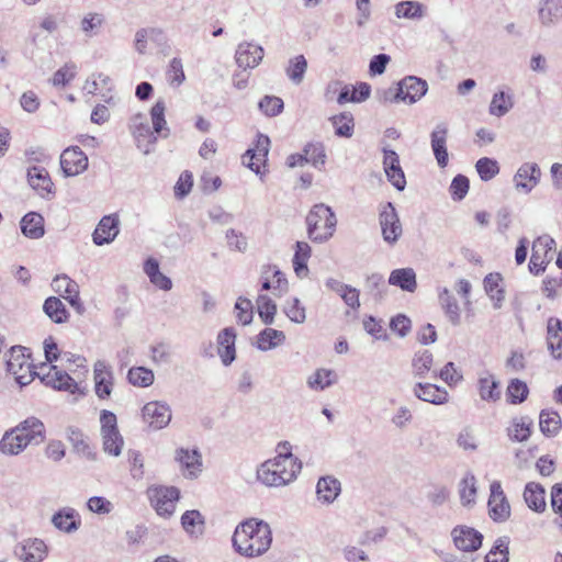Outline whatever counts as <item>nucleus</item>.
Returning a JSON list of instances; mask_svg holds the SVG:
<instances>
[{
    "instance_id": "nucleus-1",
    "label": "nucleus",
    "mask_w": 562,
    "mask_h": 562,
    "mask_svg": "<svg viewBox=\"0 0 562 562\" xmlns=\"http://www.w3.org/2000/svg\"><path fill=\"white\" fill-rule=\"evenodd\" d=\"M7 371L14 375L15 381L25 386L30 384L35 376L47 386L58 391H67L75 394L79 387L77 382L64 370L57 366L41 363L38 367L31 362L29 349L22 346L10 348L7 358Z\"/></svg>"
},
{
    "instance_id": "nucleus-2",
    "label": "nucleus",
    "mask_w": 562,
    "mask_h": 562,
    "mask_svg": "<svg viewBox=\"0 0 562 562\" xmlns=\"http://www.w3.org/2000/svg\"><path fill=\"white\" fill-rule=\"evenodd\" d=\"M232 542L235 551L240 555L260 557L271 547L272 531L268 522L250 518L236 527Z\"/></svg>"
},
{
    "instance_id": "nucleus-3",
    "label": "nucleus",
    "mask_w": 562,
    "mask_h": 562,
    "mask_svg": "<svg viewBox=\"0 0 562 562\" xmlns=\"http://www.w3.org/2000/svg\"><path fill=\"white\" fill-rule=\"evenodd\" d=\"M302 470V462L290 456H276L257 470V479L269 487H280L293 482Z\"/></svg>"
},
{
    "instance_id": "nucleus-4",
    "label": "nucleus",
    "mask_w": 562,
    "mask_h": 562,
    "mask_svg": "<svg viewBox=\"0 0 562 562\" xmlns=\"http://www.w3.org/2000/svg\"><path fill=\"white\" fill-rule=\"evenodd\" d=\"M44 424H20L8 430L0 440V451L7 456H16L31 442L43 441Z\"/></svg>"
},
{
    "instance_id": "nucleus-5",
    "label": "nucleus",
    "mask_w": 562,
    "mask_h": 562,
    "mask_svg": "<svg viewBox=\"0 0 562 562\" xmlns=\"http://www.w3.org/2000/svg\"><path fill=\"white\" fill-rule=\"evenodd\" d=\"M307 235L314 243H325L335 233L337 218L330 206L315 204L306 216Z\"/></svg>"
},
{
    "instance_id": "nucleus-6",
    "label": "nucleus",
    "mask_w": 562,
    "mask_h": 562,
    "mask_svg": "<svg viewBox=\"0 0 562 562\" xmlns=\"http://www.w3.org/2000/svg\"><path fill=\"white\" fill-rule=\"evenodd\" d=\"M150 505L157 515L170 518L176 510V503L179 501L180 491L175 486H155L148 488Z\"/></svg>"
},
{
    "instance_id": "nucleus-7",
    "label": "nucleus",
    "mask_w": 562,
    "mask_h": 562,
    "mask_svg": "<svg viewBox=\"0 0 562 562\" xmlns=\"http://www.w3.org/2000/svg\"><path fill=\"white\" fill-rule=\"evenodd\" d=\"M379 224L383 240L394 246L403 234L398 213L392 202L384 203L379 213Z\"/></svg>"
},
{
    "instance_id": "nucleus-8",
    "label": "nucleus",
    "mask_w": 562,
    "mask_h": 562,
    "mask_svg": "<svg viewBox=\"0 0 562 562\" xmlns=\"http://www.w3.org/2000/svg\"><path fill=\"white\" fill-rule=\"evenodd\" d=\"M270 148V139L267 135L258 134L256 145L243 155V165L261 177L267 173L266 162Z\"/></svg>"
},
{
    "instance_id": "nucleus-9",
    "label": "nucleus",
    "mask_w": 562,
    "mask_h": 562,
    "mask_svg": "<svg viewBox=\"0 0 562 562\" xmlns=\"http://www.w3.org/2000/svg\"><path fill=\"white\" fill-rule=\"evenodd\" d=\"M555 241L549 235L538 237L532 244V252L529 261V271L538 276L546 270L547 265L551 261L553 247Z\"/></svg>"
},
{
    "instance_id": "nucleus-10",
    "label": "nucleus",
    "mask_w": 562,
    "mask_h": 562,
    "mask_svg": "<svg viewBox=\"0 0 562 562\" xmlns=\"http://www.w3.org/2000/svg\"><path fill=\"white\" fill-rule=\"evenodd\" d=\"M456 548L463 552H473L481 548L483 535L476 529L463 525L456 526L451 531Z\"/></svg>"
},
{
    "instance_id": "nucleus-11",
    "label": "nucleus",
    "mask_w": 562,
    "mask_h": 562,
    "mask_svg": "<svg viewBox=\"0 0 562 562\" xmlns=\"http://www.w3.org/2000/svg\"><path fill=\"white\" fill-rule=\"evenodd\" d=\"M60 167L66 177L80 175L88 168V157L80 147H68L60 155Z\"/></svg>"
},
{
    "instance_id": "nucleus-12",
    "label": "nucleus",
    "mask_w": 562,
    "mask_h": 562,
    "mask_svg": "<svg viewBox=\"0 0 562 562\" xmlns=\"http://www.w3.org/2000/svg\"><path fill=\"white\" fill-rule=\"evenodd\" d=\"M541 170L536 162H524L514 175L513 181L518 192L530 193L540 182Z\"/></svg>"
},
{
    "instance_id": "nucleus-13",
    "label": "nucleus",
    "mask_w": 562,
    "mask_h": 562,
    "mask_svg": "<svg viewBox=\"0 0 562 562\" xmlns=\"http://www.w3.org/2000/svg\"><path fill=\"white\" fill-rule=\"evenodd\" d=\"M52 286L56 293L63 296L79 313L85 312V306L79 297V285L68 276H57L52 282Z\"/></svg>"
},
{
    "instance_id": "nucleus-14",
    "label": "nucleus",
    "mask_w": 562,
    "mask_h": 562,
    "mask_svg": "<svg viewBox=\"0 0 562 562\" xmlns=\"http://www.w3.org/2000/svg\"><path fill=\"white\" fill-rule=\"evenodd\" d=\"M263 56L262 46L252 42H243L236 48L235 61L244 70L254 69L261 63Z\"/></svg>"
},
{
    "instance_id": "nucleus-15",
    "label": "nucleus",
    "mask_w": 562,
    "mask_h": 562,
    "mask_svg": "<svg viewBox=\"0 0 562 562\" xmlns=\"http://www.w3.org/2000/svg\"><path fill=\"white\" fill-rule=\"evenodd\" d=\"M120 233V218L117 214L104 215L98 223L92 240L97 246L112 243Z\"/></svg>"
},
{
    "instance_id": "nucleus-16",
    "label": "nucleus",
    "mask_w": 562,
    "mask_h": 562,
    "mask_svg": "<svg viewBox=\"0 0 562 562\" xmlns=\"http://www.w3.org/2000/svg\"><path fill=\"white\" fill-rule=\"evenodd\" d=\"M94 390L99 398H108L113 389V372L104 360H98L93 367Z\"/></svg>"
},
{
    "instance_id": "nucleus-17",
    "label": "nucleus",
    "mask_w": 562,
    "mask_h": 562,
    "mask_svg": "<svg viewBox=\"0 0 562 562\" xmlns=\"http://www.w3.org/2000/svg\"><path fill=\"white\" fill-rule=\"evenodd\" d=\"M14 554L23 562H42L47 554V547L41 539H26L15 547Z\"/></svg>"
},
{
    "instance_id": "nucleus-18",
    "label": "nucleus",
    "mask_w": 562,
    "mask_h": 562,
    "mask_svg": "<svg viewBox=\"0 0 562 562\" xmlns=\"http://www.w3.org/2000/svg\"><path fill=\"white\" fill-rule=\"evenodd\" d=\"M175 459L188 479L198 477L202 471V456L198 449L179 448L176 450Z\"/></svg>"
},
{
    "instance_id": "nucleus-19",
    "label": "nucleus",
    "mask_w": 562,
    "mask_h": 562,
    "mask_svg": "<svg viewBox=\"0 0 562 562\" xmlns=\"http://www.w3.org/2000/svg\"><path fill=\"white\" fill-rule=\"evenodd\" d=\"M383 166L389 181L403 191L406 186L405 175L400 165L398 155L392 149H383Z\"/></svg>"
},
{
    "instance_id": "nucleus-20",
    "label": "nucleus",
    "mask_w": 562,
    "mask_h": 562,
    "mask_svg": "<svg viewBox=\"0 0 562 562\" xmlns=\"http://www.w3.org/2000/svg\"><path fill=\"white\" fill-rule=\"evenodd\" d=\"M402 93V102L414 104L419 101L428 91L426 80L416 76H406L398 81Z\"/></svg>"
},
{
    "instance_id": "nucleus-21",
    "label": "nucleus",
    "mask_w": 562,
    "mask_h": 562,
    "mask_svg": "<svg viewBox=\"0 0 562 562\" xmlns=\"http://www.w3.org/2000/svg\"><path fill=\"white\" fill-rule=\"evenodd\" d=\"M448 127L445 123L437 124L430 134L431 149L439 167L448 165L449 156L447 150Z\"/></svg>"
},
{
    "instance_id": "nucleus-22",
    "label": "nucleus",
    "mask_w": 562,
    "mask_h": 562,
    "mask_svg": "<svg viewBox=\"0 0 562 562\" xmlns=\"http://www.w3.org/2000/svg\"><path fill=\"white\" fill-rule=\"evenodd\" d=\"M547 346L553 359H562V321L557 317H550L548 319Z\"/></svg>"
},
{
    "instance_id": "nucleus-23",
    "label": "nucleus",
    "mask_w": 562,
    "mask_h": 562,
    "mask_svg": "<svg viewBox=\"0 0 562 562\" xmlns=\"http://www.w3.org/2000/svg\"><path fill=\"white\" fill-rule=\"evenodd\" d=\"M52 524L63 532L72 533L79 529L81 521L74 508L64 507L53 515Z\"/></svg>"
},
{
    "instance_id": "nucleus-24",
    "label": "nucleus",
    "mask_w": 562,
    "mask_h": 562,
    "mask_svg": "<svg viewBox=\"0 0 562 562\" xmlns=\"http://www.w3.org/2000/svg\"><path fill=\"white\" fill-rule=\"evenodd\" d=\"M235 339L236 333L233 327L224 328L217 335L218 355L224 366H229L235 360Z\"/></svg>"
},
{
    "instance_id": "nucleus-25",
    "label": "nucleus",
    "mask_w": 562,
    "mask_h": 562,
    "mask_svg": "<svg viewBox=\"0 0 562 562\" xmlns=\"http://www.w3.org/2000/svg\"><path fill=\"white\" fill-rule=\"evenodd\" d=\"M117 424H102L101 435L103 440V449L110 456L117 457L122 452L124 440L120 434Z\"/></svg>"
},
{
    "instance_id": "nucleus-26",
    "label": "nucleus",
    "mask_w": 562,
    "mask_h": 562,
    "mask_svg": "<svg viewBox=\"0 0 562 562\" xmlns=\"http://www.w3.org/2000/svg\"><path fill=\"white\" fill-rule=\"evenodd\" d=\"M413 393L417 398L437 405L443 404L448 398V392L432 383H416Z\"/></svg>"
},
{
    "instance_id": "nucleus-27",
    "label": "nucleus",
    "mask_w": 562,
    "mask_h": 562,
    "mask_svg": "<svg viewBox=\"0 0 562 562\" xmlns=\"http://www.w3.org/2000/svg\"><path fill=\"white\" fill-rule=\"evenodd\" d=\"M27 179L30 186L44 198L53 193V182L48 172L43 167L33 166L27 170Z\"/></svg>"
},
{
    "instance_id": "nucleus-28",
    "label": "nucleus",
    "mask_w": 562,
    "mask_h": 562,
    "mask_svg": "<svg viewBox=\"0 0 562 562\" xmlns=\"http://www.w3.org/2000/svg\"><path fill=\"white\" fill-rule=\"evenodd\" d=\"M340 482L331 476H323L316 484V494L319 502L324 504H331L340 494Z\"/></svg>"
},
{
    "instance_id": "nucleus-29",
    "label": "nucleus",
    "mask_w": 562,
    "mask_h": 562,
    "mask_svg": "<svg viewBox=\"0 0 562 562\" xmlns=\"http://www.w3.org/2000/svg\"><path fill=\"white\" fill-rule=\"evenodd\" d=\"M144 420L151 422H171L172 412L168 403L164 401H151L142 408Z\"/></svg>"
},
{
    "instance_id": "nucleus-30",
    "label": "nucleus",
    "mask_w": 562,
    "mask_h": 562,
    "mask_svg": "<svg viewBox=\"0 0 562 562\" xmlns=\"http://www.w3.org/2000/svg\"><path fill=\"white\" fill-rule=\"evenodd\" d=\"M20 227L22 234L31 239H38L45 234L44 218L36 212L25 214L20 222Z\"/></svg>"
},
{
    "instance_id": "nucleus-31",
    "label": "nucleus",
    "mask_w": 562,
    "mask_h": 562,
    "mask_svg": "<svg viewBox=\"0 0 562 562\" xmlns=\"http://www.w3.org/2000/svg\"><path fill=\"white\" fill-rule=\"evenodd\" d=\"M181 526L191 538L196 539L204 533L205 519L196 509L187 510L181 516Z\"/></svg>"
},
{
    "instance_id": "nucleus-32",
    "label": "nucleus",
    "mask_w": 562,
    "mask_h": 562,
    "mask_svg": "<svg viewBox=\"0 0 562 562\" xmlns=\"http://www.w3.org/2000/svg\"><path fill=\"white\" fill-rule=\"evenodd\" d=\"M538 15L542 25L550 26L555 24L562 18V1L541 0Z\"/></svg>"
},
{
    "instance_id": "nucleus-33",
    "label": "nucleus",
    "mask_w": 562,
    "mask_h": 562,
    "mask_svg": "<svg viewBox=\"0 0 562 562\" xmlns=\"http://www.w3.org/2000/svg\"><path fill=\"white\" fill-rule=\"evenodd\" d=\"M503 278L499 273H488L484 280V289L488 297L493 301L494 308L498 310L502 307L505 300V291L501 286Z\"/></svg>"
},
{
    "instance_id": "nucleus-34",
    "label": "nucleus",
    "mask_w": 562,
    "mask_h": 562,
    "mask_svg": "<svg viewBox=\"0 0 562 562\" xmlns=\"http://www.w3.org/2000/svg\"><path fill=\"white\" fill-rule=\"evenodd\" d=\"M389 283L403 291L414 292L417 288L416 273L413 268L395 269L389 277Z\"/></svg>"
},
{
    "instance_id": "nucleus-35",
    "label": "nucleus",
    "mask_w": 562,
    "mask_h": 562,
    "mask_svg": "<svg viewBox=\"0 0 562 562\" xmlns=\"http://www.w3.org/2000/svg\"><path fill=\"white\" fill-rule=\"evenodd\" d=\"M544 494V488L540 484L530 482L525 487L524 498L530 509L542 513L546 509Z\"/></svg>"
},
{
    "instance_id": "nucleus-36",
    "label": "nucleus",
    "mask_w": 562,
    "mask_h": 562,
    "mask_svg": "<svg viewBox=\"0 0 562 562\" xmlns=\"http://www.w3.org/2000/svg\"><path fill=\"white\" fill-rule=\"evenodd\" d=\"M285 341V334L274 328H265L257 335L256 347L261 351L271 350Z\"/></svg>"
},
{
    "instance_id": "nucleus-37",
    "label": "nucleus",
    "mask_w": 562,
    "mask_h": 562,
    "mask_svg": "<svg viewBox=\"0 0 562 562\" xmlns=\"http://www.w3.org/2000/svg\"><path fill=\"white\" fill-rule=\"evenodd\" d=\"M307 70V60L304 55H296L289 59L284 69L288 79L295 86L303 82Z\"/></svg>"
},
{
    "instance_id": "nucleus-38",
    "label": "nucleus",
    "mask_w": 562,
    "mask_h": 562,
    "mask_svg": "<svg viewBox=\"0 0 562 562\" xmlns=\"http://www.w3.org/2000/svg\"><path fill=\"white\" fill-rule=\"evenodd\" d=\"M43 311L50 318V321L56 324L66 323L69 317V313L67 312L66 306L60 301V299L56 296H49L45 300L43 304Z\"/></svg>"
},
{
    "instance_id": "nucleus-39",
    "label": "nucleus",
    "mask_w": 562,
    "mask_h": 562,
    "mask_svg": "<svg viewBox=\"0 0 562 562\" xmlns=\"http://www.w3.org/2000/svg\"><path fill=\"white\" fill-rule=\"evenodd\" d=\"M311 246L305 241H296L293 267L297 277L303 278L308 273L307 261L311 257Z\"/></svg>"
},
{
    "instance_id": "nucleus-40",
    "label": "nucleus",
    "mask_w": 562,
    "mask_h": 562,
    "mask_svg": "<svg viewBox=\"0 0 562 562\" xmlns=\"http://www.w3.org/2000/svg\"><path fill=\"white\" fill-rule=\"evenodd\" d=\"M337 381V374L335 371L329 369H317L307 379V385L314 391H323L326 387L335 384Z\"/></svg>"
},
{
    "instance_id": "nucleus-41",
    "label": "nucleus",
    "mask_w": 562,
    "mask_h": 562,
    "mask_svg": "<svg viewBox=\"0 0 562 562\" xmlns=\"http://www.w3.org/2000/svg\"><path fill=\"white\" fill-rule=\"evenodd\" d=\"M137 147L145 154L148 155L153 151L154 145L157 142L156 132L149 127V125L140 126L132 131Z\"/></svg>"
},
{
    "instance_id": "nucleus-42",
    "label": "nucleus",
    "mask_w": 562,
    "mask_h": 562,
    "mask_svg": "<svg viewBox=\"0 0 562 562\" xmlns=\"http://www.w3.org/2000/svg\"><path fill=\"white\" fill-rule=\"evenodd\" d=\"M434 363L432 353L429 350H422L414 355L412 360L413 373L416 378L424 379L431 371Z\"/></svg>"
},
{
    "instance_id": "nucleus-43",
    "label": "nucleus",
    "mask_w": 562,
    "mask_h": 562,
    "mask_svg": "<svg viewBox=\"0 0 562 562\" xmlns=\"http://www.w3.org/2000/svg\"><path fill=\"white\" fill-rule=\"evenodd\" d=\"M330 122L335 127V134L339 137L349 138L353 134L355 120L350 112H342L330 117Z\"/></svg>"
},
{
    "instance_id": "nucleus-44",
    "label": "nucleus",
    "mask_w": 562,
    "mask_h": 562,
    "mask_svg": "<svg viewBox=\"0 0 562 562\" xmlns=\"http://www.w3.org/2000/svg\"><path fill=\"white\" fill-rule=\"evenodd\" d=\"M166 105L164 100H158L150 110V116L153 122V130L156 134L167 137L169 135V128L165 119Z\"/></svg>"
},
{
    "instance_id": "nucleus-45",
    "label": "nucleus",
    "mask_w": 562,
    "mask_h": 562,
    "mask_svg": "<svg viewBox=\"0 0 562 562\" xmlns=\"http://www.w3.org/2000/svg\"><path fill=\"white\" fill-rule=\"evenodd\" d=\"M439 301L441 307L445 310V313L449 321L453 325L460 324V308L456 301V299L451 295L448 289H443L439 294Z\"/></svg>"
},
{
    "instance_id": "nucleus-46",
    "label": "nucleus",
    "mask_w": 562,
    "mask_h": 562,
    "mask_svg": "<svg viewBox=\"0 0 562 562\" xmlns=\"http://www.w3.org/2000/svg\"><path fill=\"white\" fill-rule=\"evenodd\" d=\"M480 396L484 401H497L501 397L498 382L492 374H486L479 380Z\"/></svg>"
},
{
    "instance_id": "nucleus-47",
    "label": "nucleus",
    "mask_w": 562,
    "mask_h": 562,
    "mask_svg": "<svg viewBox=\"0 0 562 562\" xmlns=\"http://www.w3.org/2000/svg\"><path fill=\"white\" fill-rule=\"evenodd\" d=\"M128 382L137 387H147L154 383L155 375L150 369L145 367H133L127 372Z\"/></svg>"
},
{
    "instance_id": "nucleus-48",
    "label": "nucleus",
    "mask_w": 562,
    "mask_h": 562,
    "mask_svg": "<svg viewBox=\"0 0 562 562\" xmlns=\"http://www.w3.org/2000/svg\"><path fill=\"white\" fill-rule=\"evenodd\" d=\"M425 7L417 1H401L395 5V15L398 19H422Z\"/></svg>"
},
{
    "instance_id": "nucleus-49",
    "label": "nucleus",
    "mask_w": 562,
    "mask_h": 562,
    "mask_svg": "<svg viewBox=\"0 0 562 562\" xmlns=\"http://www.w3.org/2000/svg\"><path fill=\"white\" fill-rule=\"evenodd\" d=\"M257 311L266 325H272L277 313V304L266 294H259L257 297Z\"/></svg>"
},
{
    "instance_id": "nucleus-50",
    "label": "nucleus",
    "mask_w": 562,
    "mask_h": 562,
    "mask_svg": "<svg viewBox=\"0 0 562 562\" xmlns=\"http://www.w3.org/2000/svg\"><path fill=\"white\" fill-rule=\"evenodd\" d=\"M508 544L509 539L507 537L497 538L492 549L485 555V562H508Z\"/></svg>"
},
{
    "instance_id": "nucleus-51",
    "label": "nucleus",
    "mask_w": 562,
    "mask_h": 562,
    "mask_svg": "<svg viewBox=\"0 0 562 562\" xmlns=\"http://www.w3.org/2000/svg\"><path fill=\"white\" fill-rule=\"evenodd\" d=\"M461 503L470 505L474 503L476 496V479L474 474L467 473L459 484Z\"/></svg>"
},
{
    "instance_id": "nucleus-52",
    "label": "nucleus",
    "mask_w": 562,
    "mask_h": 562,
    "mask_svg": "<svg viewBox=\"0 0 562 562\" xmlns=\"http://www.w3.org/2000/svg\"><path fill=\"white\" fill-rule=\"evenodd\" d=\"M283 312L295 324H303L306 319L305 307L297 297L288 299L284 303Z\"/></svg>"
},
{
    "instance_id": "nucleus-53",
    "label": "nucleus",
    "mask_w": 562,
    "mask_h": 562,
    "mask_svg": "<svg viewBox=\"0 0 562 562\" xmlns=\"http://www.w3.org/2000/svg\"><path fill=\"white\" fill-rule=\"evenodd\" d=\"M513 100L509 94L501 91L493 95L491 104H490V114L502 117L504 116L512 108Z\"/></svg>"
},
{
    "instance_id": "nucleus-54",
    "label": "nucleus",
    "mask_w": 562,
    "mask_h": 562,
    "mask_svg": "<svg viewBox=\"0 0 562 562\" xmlns=\"http://www.w3.org/2000/svg\"><path fill=\"white\" fill-rule=\"evenodd\" d=\"M303 151L307 155V162L315 168L322 169L326 164V153L323 143H307Z\"/></svg>"
},
{
    "instance_id": "nucleus-55",
    "label": "nucleus",
    "mask_w": 562,
    "mask_h": 562,
    "mask_svg": "<svg viewBox=\"0 0 562 562\" xmlns=\"http://www.w3.org/2000/svg\"><path fill=\"white\" fill-rule=\"evenodd\" d=\"M490 517L496 522H504L510 516V506L507 498L497 501L488 499Z\"/></svg>"
},
{
    "instance_id": "nucleus-56",
    "label": "nucleus",
    "mask_w": 562,
    "mask_h": 562,
    "mask_svg": "<svg viewBox=\"0 0 562 562\" xmlns=\"http://www.w3.org/2000/svg\"><path fill=\"white\" fill-rule=\"evenodd\" d=\"M366 289L375 300L380 301L386 293L384 277L381 273H372L366 279Z\"/></svg>"
},
{
    "instance_id": "nucleus-57",
    "label": "nucleus",
    "mask_w": 562,
    "mask_h": 562,
    "mask_svg": "<svg viewBox=\"0 0 562 562\" xmlns=\"http://www.w3.org/2000/svg\"><path fill=\"white\" fill-rule=\"evenodd\" d=\"M529 393L528 386L519 379H513L506 390L507 401L512 404H518L527 398Z\"/></svg>"
},
{
    "instance_id": "nucleus-58",
    "label": "nucleus",
    "mask_w": 562,
    "mask_h": 562,
    "mask_svg": "<svg viewBox=\"0 0 562 562\" xmlns=\"http://www.w3.org/2000/svg\"><path fill=\"white\" fill-rule=\"evenodd\" d=\"M475 169L483 181L492 180L498 172V162L495 159L483 157L475 164Z\"/></svg>"
},
{
    "instance_id": "nucleus-59",
    "label": "nucleus",
    "mask_w": 562,
    "mask_h": 562,
    "mask_svg": "<svg viewBox=\"0 0 562 562\" xmlns=\"http://www.w3.org/2000/svg\"><path fill=\"white\" fill-rule=\"evenodd\" d=\"M259 110L267 116H277L283 110V100L274 95H265L258 103Z\"/></svg>"
},
{
    "instance_id": "nucleus-60",
    "label": "nucleus",
    "mask_w": 562,
    "mask_h": 562,
    "mask_svg": "<svg viewBox=\"0 0 562 562\" xmlns=\"http://www.w3.org/2000/svg\"><path fill=\"white\" fill-rule=\"evenodd\" d=\"M254 306L249 299L238 297L235 303L236 317L243 325H249L252 322Z\"/></svg>"
},
{
    "instance_id": "nucleus-61",
    "label": "nucleus",
    "mask_w": 562,
    "mask_h": 562,
    "mask_svg": "<svg viewBox=\"0 0 562 562\" xmlns=\"http://www.w3.org/2000/svg\"><path fill=\"white\" fill-rule=\"evenodd\" d=\"M167 78L169 83L176 87H179L186 80L183 65L180 58L173 57L170 60L167 69Z\"/></svg>"
},
{
    "instance_id": "nucleus-62",
    "label": "nucleus",
    "mask_w": 562,
    "mask_h": 562,
    "mask_svg": "<svg viewBox=\"0 0 562 562\" xmlns=\"http://www.w3.org/2000/svg\"><path fill=\"white\" fill-rule=\"evenodd\" d=\"M103 23L104 18L102 14L95 12L88 13L81 20V30L86 35L92 36L97 34V31L102 26Z\"/></svg>"
},
{
    "instance_id": "nucleus-63",
    "label": "nucleus",
    "mask_w": 562,
    "mask_h": 562,
    "mask_svg": "<svg viewBox=\"0 0 562 562\" xmlns=\"http://www.w3.org/2000/svg\"><path fill=\"white\" fill-rule=\"evenodd\" d=\"M470 182L469 179L463 175H458L453 178L450 184V194L454 201H461L464 199L469 191Z\"/></svg>"
},
{
    "instance_id": "nucleus-64",
    "label": "nucleus",
    "mask_w": 562,
    "mask_h": 562,
    "mask_svg": "<svg viewBox=\"0 0 562 562\" xmlns=\"http://www.w3.org/2000/svg\"><path fill=\"white\" fill-rule=\"evenodd\" d=\"M457 443L465 451H475L479 447L477 436L470 427H465L458 436Z\"/></svg>"
}]
</instances>
